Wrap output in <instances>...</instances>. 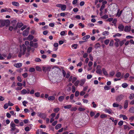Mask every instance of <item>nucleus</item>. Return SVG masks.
<instances>
[{
  "label": "nucleus",
  "mask_w": 134,
  "mask_h": 134,
  "mask_svg": "<svg viewBox=\"0 0 134 134\" xmlns=\"http://www.w3.org/2000/svg\"><path fill=\"white\" fill-rule=\"evenodd\" d=\"M15 127V125L12 121L10 124V127L11 129L10 131H14L16 129Z\"/></svg>",
  "instance_id": "1"
},
{
  "label": "nucleus",
  "mask_w": 134,
  "mask_h": 134,
  "mask_svg": "<svg viewBox=\"0 0 134 134\" xmlns=\"http://www.w3.org/2000/svg\"><path fill=\"white\" fill-rule=\"evenodd\" d=\"M124 97V95L122 94H120L117 96L116 98V100L117 102H120L123 99Z\"/></svg>",
  "instance_id": "2"
},
{
  "label": "nucleus",
  "mask_w": 134,
  "mask_h": 134,
  "mask_svg": "<svg viewBox=\"0 0 134 134\" xmlns=\"http://www.w3.org/2000/svg\"><path fill=\"white\" fill-rule=\"evenodd\" d=\"M42 69L43 71L46 72V71H50L51 68L49 66H43Z\"/></svg>",
  "instance_id": "3"
},
{
  "label": "nucleus",
  "mask_w": 134,
  "mask_h": 134,
  "mask_svg": "<svg viewBox=\"0 0 134 134\" xmlns=\"http://www.w3.org/2000/svg\"><path fill=\"white\" fill-rule=\"evenodd\" d=\"M39 116L42 118L45 119L47 115L45 113H40L39 115Z\"/></svg>",
  "instance_id": "4"
},
{
  "label": "nucleus",
  "mask_w": 134,
  "mask_h": 134,
  "mask_svg": "<svg viewBox=\"0 0 134 134\" xmlns=\"http://www.w3.org/2000/svg\"><path fill=\"white\" fill-rule=\"evenodd\" d=\"M29 30L28 29L24 31L23 34V36L24 37L27 36L29 34Z\"/></svg>",
  "instance_id": "5"
},
{
  "label": "nucleus",
  "mask_w": 134,
  "mask_h": 134,
  "mask_svg": "<svg viewBox=\"0 0 134 134\" xmlns=\"http://www.w3.org/2000/svg\"><path fill=\"white\" fill-rule=\"evenodd\" d=\"M118 28L119 29V31H123L124 29V26L122 24H120L119 25Z\"/></svg>",
  "instance_id": "6"
},
{
  "label": "nucleus",
  "mask_w": 134,
  "mask_h": 134,
  "mask_svg": "<svg viewBox=\"0 0 134 134\" xmlns=\"http://www.w3.org/2000/svg\"><path fill=\"white\" fill-rule=\"evenodd\" d=\"M131 27L130 26L129 27L128 26H125L124 28V31L126 32H129L131 30Z\"/></svg>",
  "instance_id": "7"
},
{
  "label": "nucleus",
  "mask_w": 134,
  "mask_h": 134,
  "mask_svg": "<svg viewBox=\"0 0 134 134\" xmlns=\"http://www.w3.org/2000/svg\"><path fill=\"white\" fill-rule=\"evenodd\" d=\"M98 66H100V65H98L97 67V70L96 72L97 73L99 74H101L102 73V71L100 69H97Z\"/></svg>",
  "instance_id": "8"
},
{
  "label": "nucleus",
  "mask_w": 134,
  "mask_h": 134,
  "mask_svg": "<svg viewBox=\"0 0 134 134\" xmlns=\"http://www.w3.org/2000/svg\"><path fill=\"white\" fill-rule=\"evenodd\" d=\"M22 47L23 49V52L21 53V54L22 55H24L25 54L26 50V47L24 44L23 45Z\"/></svg>",
  "instance_id": "9"
},
{
  "label": "nucleus",
  "mask_w": 134,
  "mask_h": 134,
  "mask_svg": "<svg viewBox=\"0 0 134 134\" xmlns=\"http://www.w3.org/2000/svg\"><path fill=\"white\" fill-rule=\"evenodd\" d=\"M22 64L21 63H15L14 64V66L17 68H19L21 67L22 66Z\"/></svg>",
  "instance_id": "10"
},
{
  "label": "nucleus",
  "mask_w": 134,
  "mask_h": 134,
  "mask_svg": "<svg viewBox=\"0 0 134 134\" xmlns=\"http://www.w3.org/2000/svg\"><path fill=\"white\" fill-rule=\"evenodd\" d=\"M128 100H125L124 106V108L125 109H126L128 107Z\"/></svg>",
  "instance_id": "11"
},
{
  "label": "nucleus",
  "mask_w": 134,
  "mask_h": 134,
  "mask_svg": "<svg viewBox=\"0 0 134 134\" xmlns=\"http://www.w3.org/2000/svg\"><path fill=\"white\" fill-rule=\"evenodd\" d=\"M55 99V97L53 96H51L49 97L48 98V100L50 101H52L54 100Z\"/></svg>",
  "instance_id": "12"
},
{
  "label": "nucleus",
  "mask_w": 134,
  "mask_h": 134,
  "mask_svg": "<svg viewBox=\"0 0 134 134\" xmlns=\"http://www.w3.org/2000/svg\"><path fill=\"white\" fill-rule=\"evenodd\" d=\"M1 27L4 26L5 25L6 22L3 20H1Z\"/></svg>",
  "instance_id": "13"
},
{
  "label": "nucleus",
  "mask_w": 134,
  "mask_h": 134,
  "mask_svg": "<svg viewBox=\"0 0 134 134\" xmlns=\"http://www.w3.org/2000/svg\"><path fill=\"white\" fill-rule=\"evenodd\" d=\"M126 40L125 39L123 40L119 41V45L120 47H121L124 44V43L126 41Z\"/></svg>",
  "instance_id": "14"
},
{
  "label": "nucleus",
  "mask_w": 134,
  "mask_h": 134,
  "mask_svg": "<svg viewBox=\"0 0 134 134\" xmlns=\"http://www.w3.org/2000/svg\"><path fill=\"white\" fill-rule=\"evenodd\" d=\"M64 96H61L58 98V100L60 102H62L64 99Z\"/></svg>",
  "instance_id": "15"
},
{
  "label": "nucleus",
  "mask_w": 134,
  "mask_h": 134,
  "mask_svg": "<svg viewBox=\"0 0 134 134\" xmlns=\"http://www.w3.org/2000/svg\"><path fill=\"white\" fill-rule=\"evenodd\" d=\"M85 81V79H82L80 81V85L81 86H82L84 84Z\"/></svg>",
  "instance_id": "16"
},
{
  "label": "nucleus",
  "mask_w": 134,
  "mask_h": 134,
  "mask_svg": "<svg viewBox=\"0 0 134 134\" xmlns=\"http://www.w3.org/2000/svg\"><path fill=\"white\" fill-rule=\"evenodd\" d=\"M62 125L60 124H58L55 127V128L56 130H58L61 127Z\"/></svg>",
  "instance_id": "17"
},
{
  "label": "nucleus",
  "mask_w": 134,
  "mask_h": 134,
  "mask_svg": "<svg viewBox=\"0 0 134 134\" xmlns=\"http://www.w3.org/2000/svg\"><path fill=\"white\" fill-rule=\"evenodd\" d=\"M66 5H65L62 4L61 8V9L63 11H65L66 8Z\"/></svg>",
  "instance_id": "18"
},
{
  "label": "nucleus",
  "mask_w": 134,
  "mask_h": 134,
  "mask_svg": "<svg viewBox=\"0 0 134 134\" xmlns=\"http://www.w3.org/2000/svg\"><path fill=\"white\" fill-rule=\"evenodd\" d=\"M12 4L16 6H19V3L18 2H12Z\"/></svg>",
  "instance_id": "19"
},
{
  "label": "nucleus",
  "mask_w": 134,
  "mask_h": 134,
  "mask_svg": "<svg viewBox=\"0 0 134 134\" xmlns=\"http://www.w3.org/2000/svg\"><path fill=\"white\" fill-rule=\"evenodd\" d=\"M34 38L33 36L31 35H29L27 37V40L29 41L32 40Z\"/></svg>",
  "instance_id": "20"
},
{
  "label": "nucleus",
  "mask_w": 134,
  "mask_h": 134,
  "mask_svg": "<svg viewBox=\"0 0 134 134\" xmlns=\"http://www.w3.org/2000/svg\"><path fill=\"white\" fill-rule=\"evenodd\" d=\"M16 25L19 28H20L23 25V24L22 23H18Z\"/></svg>",
  "instance_id": "21"
},
{
  "label": "nucleus",
  "mask_w": 134,
  "mask_h": 134,
  "mask_svg": "<svg viewBox=\"0 0 134 134\" xmlns=\"http://www.w3.org/2000/svg\"><path fill=\"white\" fill-rule=\"evenodd\" d=\"M90 36L89 35H86L85 36H84L83 37L82 39L83 40H85L89 38H90Z\"/></svg>",
  "instance_id": "22"
},
{
  "label": "nucleus",
  "mask_w": 134,
  "mask_h": 134,
  "mask_svg": "<svg viewBox=\"0 0 134 134\" xmlns=\"http://www.w3.org/2000/svg\"><path fill=\"white\" fill-rule=\"evenodd\" d=\"M102 71L104 75H108V73L107 71L105 70L104 68H103L102 69Z\"/></svg>",
  "instance_id": "23"
},
{
  "label": "nucleus",
  "mask_w": 134,
  "mask_h": 134,
  "mask_svg": "<svg viewBox=\"0 0 134 134\" xmlns=\"http://www.w3.org/2000/svg\"><path fill=\"white\" fill-rule=\"evenodd\" d=\"M122 34L119 33H117L116 34L114 35L113 36L114 37H116L117 36L120 37L121 36Z\"/></svg>",
  "instance_id": "24"
},
{
  "label": "nucleus",
  "mask_w": 134,
  "mask_h": 134,
  "mask_svg": "<svg viewBox=\"0 0 134 134\" xmlns=\"http://www.w3.org/2000/svg\"><path fill=\"white\" fill-rule=\"evenodd\" d=\"M72 105L71 104L68 105L64 106V107L65 109H69L71 108Z\"/></svg>",
  "instance_id": "25"
},
{
  "label": "nucleus",
  "mask_w": 134,
  "mask_h": 134,
  "mask_svg": "<svg viewBox=\"0 0 134 134\" xmlns=\"http://www.w3.org/2000/svg\"><path fill=\"white\" fill-rule=\"evenodd\" d=\"M129 111L132 113H134V107H132L129 110Z\"/></svg>",
  "instance_id": "26"
},
{
  "label": "nucleus",
  "mask_w": 134,
  "mask_h": 134,
  "mask_svg": "<svg viewBox=\"0 0 134 134\" xmlns=\"http://www.w3.org/2000/svg\"><path fill=\"white\" fill-rule=\"evenodd\" d=\"M109 32L108 31H105L103 32L102 34L104 36H108L109 35Z\"/></svg>",
  "instance_id": "27"
},
{
  "label": "nucleus",
  "mask_w": 134,
  "mask_h": 134,
  "mask_svg": "<svg viewBox=\"0 0 134 134\" xmlns=\"http://www.w3.org/2000/svg\"><path fill=\"white\" fill-rule=\"evenodd\" d=\"M92 47H89L87 51V52L88 53H90L92 51Z\"/></svg>",
  "instance_id": "28"
},
{
  "label": "nucleus",
  "mask_w": 134,
  "mask_h": 134,
  "mask_svg": "<svg viewBox=\"0 0 134 134\" xmlns=\"http://www.w3.org/2000/svg\"><path fill=\"white\" fill-rule=\"evenodd\" d=\"M66 32H67L66 31H62L60 32V35L62 36H64V35H65L66 34Z\"/></svg>",
  "instance_id": "29"
},
{
  "label": "nucleus",
  "mask_w": 134,
  "mask_h": 134,
  "mask_svg": "<svg viewBox=\"0 0 134 134\" xmlns=\"http://www.w3.org/2000/svg\"><path fill=\"white\" fill-rule=\"evenodd\" d=\"M35 71V69L33 68H30L29 69V71L31 72H33Z\"/></svg>",
  "instance_id": "30"
},
{
  "label": "nucleus",
  "mask_w": 134,
  "mask_h": 134,
  "mask_svg": "<svg viewBox=\"0 0 134 134\" xmlns=\"http://www.w3.org/2000/svg\"><path fill=\"white\" fill-rule=\"evenodd\" d=\"M22 76L24 78H26L28 76V74L27 72H25L22 74Z\"/></svg>",
  "instance_id": "31"
},
{
  "label": "nucleus",
  "mask_w": 134,
  "mask_h": 134,
  "mask_svg": "<svg viewBox=\"0 0 134 134\" xmlns=\"http://www.w3.org/2000/svg\"><path fill=\"white\" fill-rule=\"evenodd\" d=\"M124 129L125 130H129L131 129V128L129 127L127 125H124Z\"/></svg>",
  "instance_id": "32"
},
{
  "label": "nucleus",
  "mask_w": 134,
  "mask_h": 134,
  "mask_svg": "<svg viewBox=\"0 0 134 134\" xmlns=\"http://www.w3.org/2000/svg\"><path fill=\"white\" fill-rule=\"evenodd\" d=\"M80 81L78 80H77L74 83V85L76 86L77 87Z\"/></svg>",
  "instance_id": "33"
},
{
  "label": "nucleus",
  "mask_w": 134,
  "mask_h": 134,
  "mask_svg": "<svg viewBox=\"0 0 134 134\" xmlns=\"http://www.w3.org/2000/svg\"><path fill=\"white\" fill-rule=\"evenodd\" d=\"M35 69L37 71H41L42 70L41 68L39 66H36L35 68Z\"/></svg>",
  "instance_id": "34"
},
{
  "label": "nucleus",
  "mask_w": 134,
  "mask_h": 134,
  "mask_svg": "<svg viewBox=\"0 0 134 134\" xmlns=\"http://www.w3.org/2000/svg\"><path fill=\"white\" fill-rule=\"evenodd\" d=\"M122 87L124 88H126L128 86V84L126 83H124L122 85Z\"/></svg>",
  "instance_id": "35"
},
{
  "label": "nucleus",
  "mask_w": 134,
  "mask_h": 134,
  "mask_svg": "<svg viewBox=\"0 0 134 134\" xmlns=\"http://www.w3.org/2000/svg\"><path fill=\"white\" fill-rule=\"evenodd\" d=\"M59 109H60L59 108H55L53 109V111L56 113H57L59 111Z\"/></svg>",
  "instance_id": "36"
},
{
  "label": "nucleus",
  "mask_w": 134,
  "mask_h": 134,
  "mask_svg": "<svg viewBox=\"0 0 134 134\" xmlns=\"http://www.w3.org/2000/svg\"><path fill=\"white\" fill-rule=\"evenodd\" d=\"M21 94H25L26 93V90L25 89L21 91Z\"/></svg>",
  "instance_id": "37"
},
{
  "label": "nucleus",
  "mask_w": 134,
  "mask_h": 134,
  "mask_svg": "<svg viewBox=\"0 0 134 134\" xmlns=\"http://www.w3.org/2000/svg\"><path fill=\"white\" fill-rule=\"evenodd\" d=\"M100 45L99 43H97L95 44L94 47L95 48L97 49L99 48L100 47Z\"/></svg>",
  "instance_id": "38"
},
{
  "label": "nucleus",
  "mask_w": 134,
  "mask_h": 134,
  "mask_svg": "<svg viewBox=\"0 0 134 134\" xmlns=\"http://www.w3.org/2000/svg\"><path fill=\"white\" fill-rule=\"evenodd\" d=\"M110 40L109 39H106L104 40V43L106 45H108L109 43Z\"/></svg>",
  "instance_id": "39"
},
{
  "label": "nucleus",
  "mask_w": 134,
  "mask_h": 134,
  "mask_svg": "<svg viewBox=\"0 0 134 134\" xmlns=\"http://www.w3.org/2000/svg\"><path fill=\"white\" fill-rule=\"evenodd\" d=\"M121 73L120 72H118L116 75V76L117 77H119L121 75Z\"/></svg>",
  "instance_id": "40"
},
{
  "label": "nucleus",
  "mask_w": 134,
  "mask_h": 134,
  "mask_svg": "<svg viewBox=\"0 0 134 134\" xmlns=\"http://www.w3.org/2000/svg\"><path fill=\"white\" fill-rule=\"evenodd\" d=\"M35 97H38L40 96V93L39 92H37L35 93Z\"/></svg>",
  "instance_id": "41"
},
{
  "label": "nucleus",
  "mask_w": 134,
  "mask_h": 134,
  "mask_svg": "<svg viewBox=\"0 0 134 134\" xmlns=\"http://www.w3.org/2000/svg\"><path fill=\"white\" fill-rule=\"evenodd\" d=\"M134 97V94H131L129 96V99H132Z\"/></svg>",
  "instance_id": "42"
},
{
  "label": "nucleus",
  "mask_w": 134,
  "mask_h": 134,
  "mask_svg": "<svg viewBox=\"0 0 134 134\" xmlns=\"http://www.w3.org/2000/svg\"><path fill=\"white\" fill-rule=\"evenodd\" d=\"M77 44H73L71 45L72 47H74V49H76L77 48Z\"/></svg>",
  "instance_id": "43"
},
{
  "label": "nucleus",
  "mask_w": 134,
  "mask_h": 134,
  "mask_svg": "<svg viewBox=\"0 0 134 134\" xmlns=\"http://www.w3.org/2000/svg\"><path fill=\"white\" fill-rule=\"evenodd\" d=\"M104 89L105 90H109L110 89V87H109L107 86H105L104 87Z\"/></svg>",
  "instance_id": "44"
},
{
  "label": "nucleus",
  "mask_w": 134,
  "mask_h": 134,
  "mask_svg": "<svg viewBox=\"0 0 134 134\" xmlns=\"http://www.w3.org/2000/svg\"><path fill=\"white\" fill-rule=\"evenodd\" d=\"M119 105L118 104L114 103L113 104V106L114 107H118Z\"/></svg>",
  "instance_id": "45"
},
{
  "label": "nucleus",
  "mask_w": 134,
  "mask_h": 134,
  "mask_svg": "<svg viewBox=\"0 0 134 134\" xmlns=\"http://www.w3.org/2000/svg\"><path fill=\"white\" fill-rule=\"evenodd\" d=\"M85 110V108H81L80 107L78 108V110L80 111H84Z\"/></svg>",
  "instance_id": "46"
},
{
  "label": "nucleus",
  "mask_w": 134,
  "mask_h": 134,
  "mask_svg": "<svg viewBox=\"0 0 134 134\" xmlns=\"http://www.w3.org/2000/svg\"><path fill=\"white\" fill-rule=\"evenodd\" d=\"M124 122L123 121H120L118 123V125L120 126H122L123 125Z\"/></svg>",
  "instance_id": "47"
},
{
  "label": "nucleus",
  "mask_w": 134,
  "mask_h": 134,
  "mask_svg": "<svg viewBox=\"0 0 134 134\" xmlns=\"http://www.w3.org/2000/svg\"><path fill=\"white\" fill-rule=\"evenodd\" d=\"M38 47V43H34L33 44V46L32 47H34V48H37Z\"/></svg>",
  "instance_id": "48"
},
{
  "label": "nucleus",
  "mask_w": 134,
  "mask_h": 134,
  "mask_svg": "<svg viewBox=\"0 0 134 134\" xmlns=\"http://www.w3.org/2000/svg\"><path fill=\"white\" fill-rule=\"evenodd\" d=\"M79 92L78 91H76L75 92V95L76 97H78L79 94Z\"/></svg>",
  "instance_id": "49"
},
{
  "label": "nucleus",
  "mask_w": 134,
  "mask_h": 134,
  "mask_svg": "<svg viewBox=\"0 0 134 134\" xmlns=\"http://www.w3.org/2000/svg\"><path fill=\"white\" fill-rule=\"evenodd\" d=\"M102 18L103 19H106L108 18V15L105 14L103 16Z\"/></svg>",
  "instance_id": "50"
},
{
  "label": "nucleus",
  "mask_w": 134,
  "mask_h": 134,
  "mask_svg": "<svg viewBox=\"0 0 134 134\" xmlns=\"http://www.w3.org/2000/svg\"><path fill=\"white\" fill-rule=\"evenodd\" d=\"M112 21V23L114 24V25H115L117 21L116 19L115 18Z\"/></svg>",
  "instance_id": "51"
},
{
  "label": "nucleus",
  "mask_w": 134,
  "mask_h": 134,
  "mask_svg": "<svg viewBox=\"0 0 134 134\" xmlns=\"http://www.w3.org/2000/svg\"><path fill=\"white\" fill-rule=\"evenodd\" d=\"M105 5H102L101 6L100 8L99 9V10L100 11H102V10H103L104 9V8L105 7Z\"/></svg>",
  "instance_id": "52"
},
{
  "label": "nucleus",
  "mask_w": 134,
  "mask_h": 134,
  "mask_svg": "<svg viewBox=\"0 0 134 134\" xmlns=\"http://www.w3.org/2000/svg\"><path fill=\"white\" fill-rule=\"evenodd\" d=\"M92 104H93L92 107L93 108H95L97 106V105L94 102H92Z\"/></svg>",
  "instance_id": "53"
},
{
  "label": "nucleus",
  "mask_w": 134,
  "mask_h": 134,
  "mask_svg": "<svg viewBox=\"0 0 134 134\" xmlns=\"http://www.w3.org/2000/svg\"><path fill=\"white\" fill-rule=\"evenodd\" d=\"M114 43V41L113 40H111L110 43L109 44V46H113Z\"/></svg>",
  "instance_id": "54"
},
{
  "label": "nucleus",
  "mask_w": 134,
  "mask_h": 134,
  "mask_svg": "<svg viewBox=\"0 0 134 134\" xmlns=\"http://www.w3.org/2000/svg\"><path fill=\"white\" fill-rule=\"evenodd\" d=\"M14 131L13 132V133L14 134H16L17 133L19 132V130L18 129L16 128Z\"/></svg>",
  "instance_id": "55"
},
{
  "label": "nucleus",
  "mask_w": 134,
  "mask_h": 134,
  "mask_svg": "<svg viewBox=\"0 0 134 134\" xmlns=\"http://www.w3.org/2000/svg\"><path fill=\"white\" fill-rule=\"evenodd\" d=\"M77 80V78L76 77H73L72 80V82L74 83Z\"/></svg>",
  "instance_id": "56"
},
{
  "label": "nucleus",
  "mask_w": 134,
  "mask_h": 134,
  "mask_svg": "<svg viewBox=\"0 0 134 134\" xmlns=\"http://www.w3.org/2000/svg\"><path fill=\"white\" fill-rule=\"evenodd\" d=\"M35 61L37 62H40L41 61V60L39 58H36L35 59Z\"/></svg>",
  "instance_id": "57"
},
{
  "label": "nucleus",
  "mask_w": 134,
  "mask_h": 134,
  "mask_svg": "<svg viewBox=\"0 0 134 134\" xmlns=\"http://www.w3.org/2000/svg\"><path fill=\"white\" fill-rule=\"evenodd\" d=\"M72 92L73 93H74L75 91H76L75 88V86L74 85H73L72 86Z\"/></svg>",
  "instance_id": "58"
},
{
  "label": "nucleus",
  "mask_w": 134,
  "mask_h": 134,
  "mask_svg": "<svg viewBox=\"0 0 134 134\" xmlns=\"http://www.w3.org/2000/svg\"><path fill=\"white\" fill-rule=\"evenodd\" d=\"M92 77V76L91 75L88 74L87 76V79H88L91 78Z\"/></svg>",
  "instance_id": "59"
},
{
  "label": "nucleus",
  "mask_w": 134,
  "mask_h": 134,
  "mask_svg": "<svg viewBox=\"0 0 134 134\" xmlns=\"http://www.w3.org/2000/svg\"><path fill=\"white\" fill-rule=\"evenodd\" d=\"M17 85L18 86L21 87L22 86L23 84L21 83L18 82L17 83Z\"/></svg>",
  "instance_id": "60"
},
{
  "label": "nucleus",
  "mask_w": 134,
  "mask_h": 134,
  "mask_svg": "<svg viewBox=\"0 0 134 134\" xmlns=\"http://www.w3.org/2000/svg\"><path fill=\"white\" fill-rule=\"evenodd\" d=\"M25 130L26 131H28L30 130L29 127L28 126H26L25 128Z\"/></svg>",
  "instance_id": "61"
},
{
  "label": "nucleus",
  "mask_w": 134,
  "mask_h": 134,
  "mask_svg": "<svg viewBox=\"0 0 134 134\" xmlns=\"http://www.w3.org/2000/svg\"><path fill=\"white\" fill-rule=\"evenodd\" d=\"M27 103L28 102L25 100L22 103L23 105L24 106H26V104H27Z\"/></svg>",
  "instance_id": "62"
},
{
  "label": "nucleus",
  "mask_w": 134,
  "mask_h": 134,
  "mask_svg": "<svg viewBox=\"0 0 134 134\" xmlns=\"http://www.w3.org/2000/svg\"><path fill=\"white\" fill-rule=\"evenodd\" d=\"M77 109V108L76 107H72L71 109V111H75Z\"/></svg>",
  "instance_id": "63"
},
{
  "label": "nucleus",
  "mask_w": 134,
  "mask_h": 134,
  "mask_svg": "<svg viewBox=\"0 0 134 134\" xmlns=\"http://www.w3.org/2000/svg\"><path fill=\"white\" fill-rule=\"evenodd\" d=\"M129 134H134V130H130L129 133Z\"/></svg>",
  "instance_id": "64"
}]
</instances>
